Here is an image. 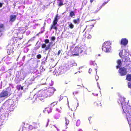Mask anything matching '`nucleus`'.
I'll list each match as a JSON object with an SVG mask.
<instances>
[{"label":"nucleus","instance_id":"1","mask_svg":"<svg viewBox=\"0 0 131 131\" xmlns=\"http://www.w3.org/2000/svg\"><path fill=\"white\" fill-rule=\"evenodd\" d=\"M12 94V91L10 88H7L6 90H3L0 93V98L7 97Z\"/></svg>","mask_w":131,"mask_h":131},{"label":"nucleus","instance_id":"2","mask_svg":"<svg viewBox=\"0 0 131 131\" xmlns=\"http://www.w3.org/2000/svg\"><path fill=\"white\" fill-rule=\"evenodd\" d=\"M58 14L56 15L54 18L52 24H51L50 28V30H51L52 29H54L57 31L58 28L57 27V22L58 21Z\"/></svg>","mask_w":131,"mask_h":131},{"label":"nucleus","instance_id":"3","mask_svg":"<svg viewBox=\"0 0 131 131\" xmlns=\"http://www.w3.org/2000/svg\"><path fill=\"white\" fill-rule=\"evenodd\" d=\"M83 51L82 48L80 47L76 46L72 51V55L71 56H78L79 53H81Z\"/></svg>","mask_w":131,"mask_h":131},{"label":"nucleus","instance_id":"4","mask_svg":"<svg viewBox=\"0 0 131 131\" xmlns=\"http://www.w3.org/2000/svg\"><path fill=\"white\" fill-rule=\"evenodd\" d=\"M119 72L121 76H123L126 75L127 73L126 69L124 67L119 68Z\"/></svg>","mask_w":131,"mask_h":131},{"label":"nucleus","instance_id":"5","mask_svg":"<svg viewBox=\"0 0 131 131\" xmlns=\"http://www.w3.org/2000/svg\"><path fill=\"white\" fill-rule=\"evenodd\" d=\"M109 43L108 42H105L103 45V47L106 49L105 51L106 52H109L111 50V47L110 46Z\"/></svg>","mask_w":131,"mask_h":131},{"label":"nucleus","instance_id":"6","mask_svg":"<svg viewBox=\"0 0 131 131\" xmlns=\"http://www.w3.org/2000/svg\"><path fill=\"white\" fill-rule=\"evenodd\" d=\"M55 90L53 87L49 88L47 91V94L48 95L50 96L53 94Z\"/></svg>","mask_w":131,"mask_h":131},{"label":"nucleus","instance_id":"7","mask_svg":"<svg viewBox=\"0 0 131 131\" xmlns=\"http://www.w3.org/2000/svg\"><path fill=\"white\" fill-rule=\"evenodd\" d=\"M121 103L122 106V109L124 112L125 113H127L128 112V110L126 106L125 105H123V104H124V102H122Z\"/></svg>","mask_w":131,"mask_h":131},{"label":"nucleus","instance_id":"8","mask_svg":"<svg viewBox=\"0 0 131 131\" xmlns=\"http://www.w3.org/2000/svg\"><path fill=\"white\" fill-rule=\"evenodd\" d=\"M52 109L51 106H48L45 108L43 112L46 113H49L51 112Z\"/></svg>","mask_w":131,"mask_h":131},{"label":"nucleus","instance_id":"9","mask_svg":"<svg viewBox=\"0 0 131 131\" xmlns=\"http://www.w3.org/2000/svg\"><path fill=\"white\" fill-rule=\"evenodd\" d=\"M9 21L12 22H14L15 21L16 18V16L14 15H11L10 16Z\"/></svg>","mask_w":131,"mask_h":131},{"label":"nucleus","instance_id":"10","mask_svg":"<svg viewBox=\"0 0 131 131\" xmlns=\"http://www.w3.org/2000/svg\"><path fill=\"white\" fill-rule=\"evenodd\" d=\"M128 43V40L125 38L122 39H121V44L124 46H125Z\"/></svg>","mask_w":131,"mask_h":131},{"label":"nucleus","instance_id":"11","mask_svg":"<svg viewBox=\"0 0 131 131\" xmlns=\"http://www.w3.org/2000/svg\"><path fill=\"white\" fill-rule=\"evenodd\" d=\"M32 125L34 128V131H38V125L36 123H34Z\"/></svg>","mask_w":131,"mask_h":131},{"label":"nucleus","instance_id":"12","mask_svg":"<svg viewBox=\"0 0 131 131\" xmlns=\"http://www.w3.org/2000/svg\"><path fill=\"white\" fill-rule=\"evenodd\" d=\"M89 72L90 74L94 73L95 74H96V71L95 69L92 70L91 68H90L89 70Z\"/></svg>","mask_w":131,"mask_h":131},{"label":"nucleus","instance_id":"13","mask_svg":"<svg viewBox=\"0 0 131 131\" xmlns=\"http://www.w3.org/2000/svg\"><path fill=\"white\" fill-rule=\"evenodd\" d=\"M117 63L118 64V65L116 67L118 69L120 68V67H121L122 66L121 61L120 60H119L117 61Z\"/></svg>","mask_w":131,"mask_h":131},{"label":"nucleus","instance_id":"14","mask_svg":"<svg viewBox=\"0 0 131 131\" xmlns=\"http://www.w3.org/2000/svg\"><path fill=\"white\" fill-rule=\"evenodd\" d=\"M53 42H51L45 48V50L46 51L48 50H50L51 48L50 47V45L52 44Z\"/></svg>","mask_w":131,"mask_h":131},{"label":"nucleus","instance_id":"15","mask_svg":"<svg viewBox=\"0 0 131 131\" xmlns=\"http://www.w3.org/2000/svg\"><path fill=\"white\" fill-rule=\"evenodd\" d=\"M95 105L97 107H98L99 106H101L102 105V104H101V102L99 101H97L95 102Z\"/></svg>","mask_w":131,"mask_h":131},{"label":"nucleus","instance_id":"16","mask_svg":"<svg viewBox=\"0 0 131 131\" xmlns=\"http://www.w3.org/2000/svg\"><path fill=\"white\" fill-rule=\"evenodd\" d=\"M80 18H78L77 19H74L73 20V22L75 24H78L80 23Z\"/></svg>","mask_w":131,"mask_h":131},{"label":"nucleus","instance_id":"17","mask_svg":"<svg viewBox=\"0 0 131 131\" xmlns=\"http://www.w3.org/2000/svg\"><path fill=\"white\" fill-rule=\"evenodd\" d=\"M126 79L128 81H131V74H127L126 75Z\"/></svg>","mask_w":131,"mask_h":131},{"label":"nucleus","instance_id":"18","mask_svg":"<svg viewBox=\"0 0 131 131\" xmlns=\"http://www.w3.org/2000/svg\"><path fill=\"white\" fill-rule=\"evenodd\" d=\"M60 117V115L58 113H56L53 116L54 118L56 119H58Z\"/></svg>","mask_w":131,"mask_h":131},{"label":"nucleus","instance_id":"19","mask_svg":"<svg viewBox=\"0 0 131 131\" xmlns=\"http://www.w3.org/2000/svg\"><path fill=\"white\" fill-rule=\"evenodd\" d=\"M69 114L71 117H74V112L72 111H70L69 113Z\"/></svg>","mask_w":131,"mask_h":131},{"label":"nucleus","instance_id":"20","mask_svg":"<svg viewBox=\"0 0 131 131\" xmlns=\"http://www.w3.org/2000/svg\"><path fill=\"white\" fill-rule=\"evenodd\" d=\"M16 88L18 91H19L20 90H23V87L21 86V85L17 86Z\"/></svg>","mask_w":131,"mask_h":131},{"label":"nucleus","instance_id":"21","mask_svg":"<svg viewBox=\"0 0 131 131\" xmlns=\"http://www.w3.org/2000/svg\"><path fill=\"white\" fill-rule=\"evenodd\" d=\"M4 28V25L3 24H0V32H2Z\"/></svg>","mask_w":131,"mask_h":131},{"label":"nucleus","instance_id":"22","mask_svg":"<svg viewBox=\"0 0 131 131\" xmlns=\"http://www.w3.org/2000/svg\"><path fill=\"white\" fill-rule=\"evenodd\" d=\"M70 16L71 17H73V16H74L75 14L73 11H71L70 13Z\"/></svg>","mask_w":131,"mask_h":131},{"label":"nucleus","instance_id":"23","mask_svg":"<svg viewBox=\"0 0 131 131\" xmlns=\"http://www.w3.org/2000/svg\"><path fill=\"white\" fill-rule=\"evenodd\" d=\"M64 4L63 2L62 1H60L59 2L58 5L59 6H61L64 5Z\"/></svg>","mask_w":131,"mask_h":131},{"label":"nucleus","instance_id":"24","mask_svg":"<svg viewBox=\"0 0 131 131\" xmlns=\"http://www.w3.org/2000/svg\"><path fill=\"white\" fill-rule=\"evenodd\" d=\"M29 129L30 130H34V128L33 127V125H30L29 127Z\"/></svg>","mask_w":131,"mask_h":131},{"label":"nucleus","instance_id":"25","mask_svg":"<svg viewBox=\"0 0 131 131\" xmlns=\"http://www.w3.org/2000/svg\"><path fill=\"white\" fill-rule=\"evenodd\" d=\"M69 27L71 29H72L73 28L74 26L72 23H70L69 25Z\"/></svg>","mask_w":131,"mask_h":131},{"label":"nucleus","instance_id":"26","mask_svg":"<svg viewBox=\"0 0 131 131\" xmlns=\"http://www.w3.org/2000/svg\"><path fill=\"white\" fill-rule=\"evenodd\" d=\"M10 58L9 56L7 57L5 59L4 61H10Z\"/></svg>","mask_w":131,"mask_h":131},{"label":"nucleus","instance_id":"27","mask_svg":"<svg viewBox=\"0 0 131 131\" xmlns=\"http://www.w3.org/2000/svg\"><path fill=\"white\" fill-rule=\"evenodd\" d=\"M46 47V43H43L41 44V47L42 48H44Z\"/></svg>","mask_w":131,"mask_h":131},{"label":"nucleus","instance_id":"28","mask_svg":"<svg viewBox=\"0 0 131 131\" xmlns=\"http://www.w3.org/2000/svg\"><path fill=\"white\" fill-rule=\"evenodd\" d=\"M44 42L46 44L49 43V40L48 39H46L44 40Z\"/></svg>","mask_w":131,"mask_h":131},{"label":"nucleus","instance_id":"29","mask_svg":"<svg viewBox=\"0 0 131 131\" xmlns=\"http://www.w3.org/2000/svg\"><path fill=\"white\" fill-rule=\"evenodd\" d=\"M37 57L38 59H40L41 57V56L40 54H38L37 56Z\"/></svg>","mask_w":131,"mask_h":131},{"label":"nucleus","instance_id":"30","mask_svg":"<svg viewBox=\"0 0 131 131\" xmlns=\"http://www.w3.org/2000/svg\"><path fill=\"white\" fill-rule=\"evenodd\" d=\"M56 39V37L54 36H52L51 37V40L52 41H54Z\"/></svg>","mask_w":131,"mask_h":131},{"label":"nucleus","instance_id":"31","mask_svg":"<svg viewBox=\"0 0 131 131\" xmlns=\"http://www.w3.org/2000/svg\"><path fill=\"white\" fill-rule=\"evenodd\" d=\"M128 86L129 88H131V83L128 82Z\"/></svg>","mask_w":131,"mask_h":131},{"label":"nucleus","instance_id":"32","mask_svg":"<svg viewBox=\"0 0 131 131\" xmlns=\"http://www.w3.org/2000/svg\"><path fill=\"white\" fill-rule=\"evenodd\" d=\"M122 53H123V50H121V51H120L119 52V55L121 57L122 56Z\"/></svg>","mask_w":131,"mask_h":131},{"label":"nucleus","instance_id":"33","mask_svg":"<svg viewBox=\"0 0 131 131\" xmlns=\"http://www.w3.org/2000/svg\"><path fill=\"white\" fill-rule=\"evenodd\" d=\"M108 1L104 2L103 4H102L101 5V7L104 6L105 4H107L108 2Z\"/></svg>","mask_w":131,"mask_h":131},{"label":"nucleus","instance_id":"34","mask_svg":"<svg viewBox=\"0 0 131 131\" xmlns=\"http://www.w3.org/2000/svg\"><path fill=\"white\" fill-rule=\"evenodd\" d=\"M61 52V51L60 50H59L57 53V55L58 56H59L60 54V53Z\"/></svg>","mask_w":131,"mask_h":131},{"label":"nucleus","instance_id":"35","mask_svg":"<svg viewBox=\"0 0 131 131\" xmlns=\"http://www.w3.org/2000/svg\"><path fill=\"white\" fill-rule=\"evenodd\" d=\"M91 37V36L90 35H89L87 37L88 39H90Z\"/></svg>","mask_w":131,"mask_h":131},{"label":"nucleus","instance_id":"36","mask_svg":"<svg viewBox=\"0 0 131 131\" xmlns=\"http://www.w3.org/2000/svg\"><path fill=\"white\" fill-rule=\"evenodd\" d=\"M78 93V92L77 91H74L73 93H75L76 94H77Z\"/></svg>","mask_w":131,"mask_h":131},{"label":"nucleus","instance_id":"37","mask_svg":"<svg viewBox=\"0 0 131 131\" xmlns=\"http://www.w3.org/2000/svg\"><path fill=\"white\" fill-rule=\"evenodd\" d=\"M3 4L2 3L0 2V7H1L2 6Z\"/></svg>","mask_w":131,"mask_h":131},{"label":"nucleus","instance_id":"38","mask_svg":"<svg viewBox=\"0 0 131 131\" xmlns=\"http://www.w3.org/2000/svg\"><path fill=\"white\" fill-rule=\"evenodd\" d=\"M53 126L57 129L58 131H59V130L57 128V127L55 125H54Z\"/></svg>","mask_w":131,"mask_h":131},{"label":"nucleus","instance_id":"39","mask_svg":"<svg viewBox=\"0 0 131 131\" xmlns=\"http://www.w3.org/2000/svg\"><path fill=\"white\" fill-rule=\"evenodd\" d=\"M25 56H24L23 57V60L24 61H25Z\"/></svg>","mask_w":131,"mask_h":131},{"label":"nucleus","instance_id":"40","mask_svg":"<svg viewBox=\"0 0 131 131\" xmlns=\"http://www.w3.org/2000/svg\"><path fill=\"white\" fill-rule=\"evenodd\" d=\"M94 0H90V3H92L94 1Z\"/></svg>","mask_w":131,"mask_h":131},{"label":"nucleus","instance_id":"41","mask_svg":"<svg viewBox=\"0 0 131 131\" xmlns=\"http://www.w3.org/2000/svg\"><path fill=\"white\" fill-rule=\"evenodd\" d=\"M91 119V117H90L89 118V120L90 121V119Z\"/></svg>","mask_w":131,"mask_h":131},{"label":"nucleus","instance_id":"42","mask_svg":"<svg viewBox=\"0 0 131 131\" xmlns=\"http://www.w3.org/2000/svg\"><path fill=\"white\" fill-rule=\"evenodd\" d=\"M92 131H98V130L96 129H94Z\"/></svg>","mask_w":131,"mask_h":131},{"label":"nucleus","instance_id":"43","mask_svg":"<svg viewBox=\"0 0 131 131\" xmlns=\"http://www.w3.org/2000/svg\"><path fill=\"white\" fill-rule=\"evenodd\" d=\"M99 9H98L97 11H95V12L96 13V12H97L99 11Z\"/></svg>","mask_w":131,"mask_h":131},{"label":"nucleus","instance_id":"44","mask_svg":"<svg viewBox=\"0 0 131 131\" xmlns=\"http://www.w3.org/2000/svg\"><path fill=\"white\" fill-rule=\"evenodd\" d=\"M103 48H102V50H103Z\"/></svg>","mask_w":131,"mask_h":131},{"label":"nucleus","instance_id":"45","mask_svg":"<svg viewBox=\"0 0 131 131\" xmlns=\"http://www.w3.org/2000/svg\"><path fill=\"white\" fill-rule=\"evenodd\" d=\"M13 108H12V111H13Z\"/></svg>","mask_w":131,"mask_h":131},{"label":"nucleus","instance_id":"46","mask_svg":"<svg viewBox=\"0 0 131 131\" xmlns=\"http://www.w3.org/2000/svg\"><path fill=\"white\" fill-rule=\"evenodd\" d=\"M12 49H14V47H13V48H12Z\"/></svg>","mask_w":131,"mask_h":131},{"label":"nucleus","instance_id":"47","mask_svg":"<svg viewBox=\"0 0 131 131\" xmlns=\"http://www.w3.org/2000/svg\"><path fill=\"white\" fill-rule=\"evenodd\" d=\"M48 125V123H47V125Z\"/></svg>","mask_w":131,"mask_h":131},{"label":"nucleus","instance_id":"48","mask_svg":"<svg viewBox=\"0 0 131 131\" xmlns=\"http://www.w3.org/2000/svg\"><path fill=\"white\" fill-rule=\"evenodd\" d=\"M65 119L66 120V118H65Z\"/></svg>","mask_w":131,"mask_h":131},{"label":"nucleus","instance_id":"49","mask_svg":"<svg viewBox=\"0 0 131 131\" xmlns=\"http://www.w3.org/2000/svg\"><path fill=\"white\" fill-rule=\"evenodd\" d=\"M110 0H108V1H110Z\"/></svg>","mask_w":131,"mask_h":131}]
</instances>
